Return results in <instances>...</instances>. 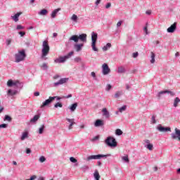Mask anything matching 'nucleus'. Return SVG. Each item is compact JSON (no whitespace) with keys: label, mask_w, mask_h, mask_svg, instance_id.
<instances>
[{"label":"nucleus","mask_w":180,"mask_h":180,"mask_svg":"<svg viewBox=\"0 0 180 180\" xmlns=\"http://www.w3.org/2000/svg\"><path fill=\"white\" fill-rule=\"evenodd\" d=\"M151 60H150V63L154 64L155 63V53L154 52H151Z\"/></svg>","instance_id":"30"},{"label":"nucleus","mask_w":180,"mask_h":180,"mask_svg":"<svg viewBox=\"0 0 180 180\" xmlns=\"http://www.w3.org/2000/svg\"><path fill=\"white\" fill-rule=\"evenodd\" d=\"M110 6H112V4L108 3V4L105 5V9H109V8H110Z\"/></svg>","instance_id":"57"},{"label":"nucleus","mask_w":180,"mask_h":180,"mask_svg":"<svg viewBox=\"0 0 180 180\" xmlns=\"http://www.w3.org/2000/svg\"><path fill=\"white\" fill-rule=\"evenodd\" d=\"M153 146L151 143H148L146 145V148H148V150H153Z\"/></svg>","instance_id":"45"},{"label":"nucleus","mask_w":180,"mask_h":180,"mask_svg":"<svg viewBox=\"0 0 180 180\" xmlns=\"http://www.w3.org/2000/svg\"><path fill=\"white\" fill-rule=\"evenodd\" d=\"M39 95H40V92H39V91H36L34 93V96H39Z\"/></svg>","instance_id":"64"},{"label":"nucleus","mask_w":180,"mask_h":180,"mask_svg":"<svg viewBox=\"0 0 180 180\" xmlns=\"http://www.w3.org/2000/svg\"><path fill=\"white\" fill-rule=\"evenodd\" d=\"M41 68L44 70H47L49 69V66H47V63H43L42 65L41 66Z\"/></svg>","instance_id":"38"},{"label":"nucleus","mask_w":180,"mask_h":180,"mask_svg":"<svg viewBox=\"0 0 180 180\" xmlns=\"http://www.w3.org/2000/svg\"><path fill=\"white\" fill-rule=\"evenodd\" d=\"M4 122H12V118L8 115H6L4 116Z\"/></svg>","instance_id":"31"},{"label":"nucleus","mask_w":180,"mask_h":180,"mask_svg":"<svg viewBox=\"0 0 180 180\" xmlns=\"http://www.w3.org/2000/svg\"><path fill=\"white\" fill-rule=\"evenodd\" d=\"M91 75V77L94 78V79H96V74H95V72H92Z\"/></svg>","instance_id":"58"},{"label":"nucleus","mask_w":180,"mask_h":180,"mask_svg":"<svg viewBox=\"0 0 180 180\" xmlns=\"http://www.w3.org/2000/svg\"><path fill=\"white\" fill-rule=\"evenodd\" d=\"M165 94H168L170 96H175V92L172 91L171 90H165Z\"/></svg>","instance_id":"32"},{"label":"nucleus","mask_w":180,"mask_h":180,"mask_svg":"<svg viewBox=\"0 0 180 180\" xmlns=\"http://www.w3.org/2000/svg\"><path fill=\"white\" fill-rule=\"evenodd\" d=\"M63 98H65L66 99H68V98H72V94H68L66 96H63Z\"/></svg>","instance_id":"62"},{"label":"nucleus","mask_w":180,"mask_h":180,"mask_svg":"<svg viewBox=\"0 0 180 180\" xmlns=\"http://www.w3.org/2000/svg\"><path fill=\"white\" fill-rule=\"evenodd\" d=\"M29 137V132L27 131H25L22 132V134L21 136L20 140L23 141V140H26Z\"/></svg>","instance_id":"21"},{"label":"nucleus","mask_w":180,"mask_h":180,"mask_svg":"<svg viewBox=\"0 0 180 180\" xmlns=\"http://www.w3.org/2000/svg\"><path fill=\"white\" fill-rule=\"evenodd\" d=\"M53 101H54V98H53L52 96H49V99L45 100V101L42 103L41 108H45V106H49V105H50V103H51Z\"/></svg>","instance_id":"10"},{"label":"nucleus","mask_w":180,"mask_h":180,"mask_svg":"<svg viewBox=\"0 0 180 180\" xmlns=\"http://www.w3.org/2000/svg\"><path fill=\"white\" fill-rule=\"evenodd\" d=\"M131 40H133V38H131V37H128L127 39V44H131Z\"/></svg>","instance_id":"44"},{"label":"nucleus","mask_w":180,"mask_h":180,"mask_svg":"<svg viewBox=\"0 0 180 180\" xmlns=\"http://www.w3.org/2000/svg\"><path fill=\"white\" fill-rule=\"evenodd\" d=\"M122 21H119V22L117 23V27H120V26H122Z\"/></svg>","instance_id":"63"},{"label":"nucleus","mask_w":180,"mask_h":180,"mask_svg":"<svg viewBox=\"0 0 180 180\" xmlns=\"http://www.w3.org/2000/svg\"><path fill=\"white\" fill-rule=\"evenodd\" d=\"M60 11H61V8H56L53 11H52V13L51 14V18H53V19H54V18H56V16H57V13H58V12H60Z\"/></svg>","instance_id":"22"},{"label":"nucleus","mask_w":180,"mask_h":180,"mask_svg":"<svg viewBox=\"0 0 180 180\" xmlns=\"http://www.w3.org/2000/svg\"><path fill=\"white\" fill-rule=\"evenodd\" d=\"M122 160H123V161H124L125 162H129V157H127V156H123V157H122Z\"/></svg>","instance_id":"50"},{"label":"nucleus","mask_w":180,"mask_h":180,"mask_svg":"<svg viewBox=\"0 0 180 180\" xmlns=\"http://www.w3.org/2000/svg\"><path fill=\"white\" fill-rule=\"evenodd\" d=\"M75 49L76 51H81L82 50V47H84V44H75L74 46Z\"/></svg>","instance_id":"20"},{"label":"nucleus","mask_w":180,"mask_h":180,"mask_svg":"<svg viewBox=\"0 0 180 180\" xmlns=\"http://www.w3.org/2000/svg\"><path fill=\"white\" fill-rule=\"evenodd\" d=\"M81 169L83 172H86V171H88V169H89V167L88 165H84L81 167Z\"/></svg>","instance_id":"34"},{"label":"nucleus","mask_w":180,"mask_h":180,"mask_svg":"<svg viewBox=\"0 0 180 180\" xmlns=\"http://www.w3.org/2000/svg\"><path fill=\"white\" fill-rule=\"evenodd\" d=\"M94 176L96 180L101 179V175H99V172H98V170H95L94 174Z\"/></svg>","instance_id":"27"},{"label":"nucleus","mask_w":180,"mask_h":180,"mask_svg":"<svg viewBox=\"0 0 180 180\" xmlns=\"http://www.w3.org/2000/svg\"><path fill=\"white\" fill-rule=\"evenodd\" d=\"M165 94V91H159L158 93V95H157V96H158V98H159V99L161 98V96L162 95H164Z\"/></svg>","instance_id":"41"},{"label":"nucleus","mask_w":180,"mask_h":180,"mask_svg":"<svg viewBox=\"0 0 180 180\" xmlns=\"http://www.w3.org/2000/svg\"><path fill=\"white\" fill-rule=\"evenodd\" d=\"M40 119V115H36L30 120V123H36Z\"/></svg>","instance_id":"23"},{"label":"nucleus","mask_w":180,"mask_h":180,"mask_svg":"<svg viewBox=\"0 0 180 180\" xmlns=\"http://www.w3.org/2000/svg\"><path fill=\"white\" fill-rule=\"evenodd\" d=\"M96 140H99V136H94V137L91 139V141H96Z\"/></svg>","instance_id":"53"},{"label":"nucleus","mask_w":180,"mask_h":180,"mask_svg":"<svg viewBox=\"0 0 180 180\" xmlns=\"http://www.w3.org/2000/svg\"><path fill=\"white\" fill-rule=\"evenodd\" d=\"M11 43H12V39H6V46H11Z\"/></svg>","instance_id":"43"},{"label":"nucleus","mask_w":180,"mask_h":180,"mask_svg":"<svg viewBox=\"0 0 180 180\" xmlns=\"http://www.w3.org/2000/svg\"><path fill=\"white\" fill-rule=\"evenodd\" d=\"M143 31L146 32V34H148V30L147 29V26L143 27Z\"/></svg>","instance_id":"60"},{"label":"nucleus","mask_w":180,"mask_h":180,"mask_svg":"<svg viewBox=\"0 0 180 180\" xmlns=\"http://www.w3.org/2000/svg\"><path fill=\"white\" fill-rule=\"evenodd\" d=\"M72 54H74V51H71L70 52L68 55L63 56V57H60L58 58H56L54 60V63H65V61H67V60H68V58H70V57H71V56H72Z\"/></svg>","instance_id":"6"},{"label":"nucleus","mask_w":180,"mask_h":180,"mask_svg":"<svg viewBox=\"0 0 180 180\" xmlns=\"http://www.w3.org/2000/svg\"><path fill=\"white\" fill-rule=\"evenodd\" d=\"M110 47H112V44L108 43L105 46L103 47V51H108V49H110Z\"/></svg>","instance_id":"29"},{"label":"nucleus","mask_w":180,"mask_h":180,"mask_svg":"<svg viewBox=\"0 0 180 180\" xmlns=\"http://www.w3.org/2000/svg\"><path fill=\"white\" fill-rule=\"evenodd\" d=\"M18 34H20V36L21 37H23L26 34V32H23V31H20V32H18Z\"/></svg>","instance_id":"52"},{"label":"nucleus","mask_w":180,"mask_h":180,"mask_svg":"<svg viewBox=\"0 0 180 180\" xmlns=\"http://www.w3.org/2000/svg\"><path fill=\"white\" fill-rule=\"evenodd\" d=\"M120 96H122V92L117 91L115 93V98H120Z\"/></svg>","instance_id":"46"},{"label":"nucleus","mask_w":180,"mask_h":180,"mask_svg":"<svg viewBox=\"0 0 180 180\" xmlns=\"http://www.w3.org/2000/svg\"><path fill=\"white\" fill-rule=\"evenodd\" d=\"M110 72V68L106 63H103L102 65V74L103 75H108Z\"/></svg>","instance_id":"8"},{"label":"nucleus","mask_w":180,"mask_h":180,"mask_svg":"<svg viewBox=\"0 0 180 180\" xmlns=\"http://www.w3.org/2000/svg\"><path fill=\"white\" fill-rule=\"evenodd\" d=\"M49 51H50V46L49 45V42H47V41H44L42 43V51H41V58H42L43 60H47V58H46V56H48Z\"/></svg>","instance_id":"1"},{"label":"nucleus","mask_w":180,"mask_h":180,"mask_svg":"<svg viewBox=\"0 0 180 180\" xmlns=\"http://www.w3.org/2000/svg\"><path fill=\"white\" fill-rule=\"evenodd\" d=\"M157 130L161 133H167V131H171V128L169 127H162V125L159 124L157 127Z\"/></svg>","instance_id":"7"},{"label":"nucleus","mask_w":180,"mask_h":180,"mask_svg":"<svg viewBox=\"0 0 180 180\" xmlns=\"http://www.w3.org/2000/svg\"><path fill=\"white\" fill-rule=\"evenodd\" d=\"M70 162H73V164H77V162H78V160L74 157H70Z\"/></svg>","instance_id":"36"},{"label":"nucleus","mask_w":180,"mask_h":180,"mask_svg":"<svg viewBox=\"0 0 180 180\" xmlns=\"http://www.w3.org/2000/svg\"><path fill=\"white\" fill-rule=\"evenodd\" d=\"M78 106V103H75L72 104L70 107L71 112H75V110L77 109V107Z\"/></svg>","instance_id":"24"},{"label":"nucleus","mask_w":180,"mask_h":180,"mask_svg":"<svg viewBox=\"0 0 180 180\" xmlns=\"http://www.w3.org/2000/svg\"><path fill=\"white\" fill-rule=\"evenodd\" d=\"M22 13V12H18L14 15H11V19H13L14 22H19V16H20Z\"/></svg>","instance_id":"16"},{"label":"nucleus","mask_w":180,"mask_h":180,"mask_svg":"<svg viewBox=\"0 0 180 180\" xmlns=\"http://www.w3.org/2000/svg\"><path fill=\"white\" fill-rule=\"evenodd\" d=\"M25 29V27L22 25H18L16 27V30H23Z\"/></svg>","instance_id":"40"},{"label":"nucleus","mask_w":180,"mask_h":180,"mask_svg":"<svg viewBox=\"0 0 180 180\" xmlns=\"http://www.w3.org/2000/svg\"><path fill=\"white\" fill-rule=\"evenodd\" d=\"M66 120H67V122H68V123H70V125L68 126V129L71 130V129H72V126H74V124H75V120L66 118Z\"/></svg>","instance_id":"15"},{"label":"nucleus","mask_w":180,"mask_h":180,"mask_svg":"<svg viewBox=\"0 0 180 180\" xmlns=\"http://www.w3.org/2000/svg\"><path fill=\"white\" fill-rule=\"evenodd\" d=\"M54 108L57 109V108H63V103L58 102L54 105Z\"/></svg>","instance_id":"39"},{"label":"nucleus","mask_w":180,"mask_h":180,"mask_svg":"<svg viewBox=\"0 0 180 180\" xmlns=\"http://www.w3.org/2000/svg\"><path fill=\"white\" fill-rule=\"evenodd\" d=\"M79 41H82L83 43H86V34H82L77 36Z\"/></svg>","instance_id":"17"},{"label":"nucleus","mask_w":180,"mask_h":180,"mask_svg":"<svg viewBox=\"0 0 180 180\" xmlns=\"http://www.w3.org/2000/svg\"><path fill=\"white\" fill-rule=\"evenodd\" d=\"M36 178H37V176H36V175H33L30 179L25 180H34L36 179Z\"/></svg>","instance_id":"55"},{"label":"nucleus","mask_w":180,"mask_h":180,"mask_svg":"<svg viewBox=\"0 0 180 180\" xmlns=\"http://www.w3.org/2000/svg\"><path fill=\"white\" fill-rule=\"evenodd\" d=\"M48 12L47 9H42L38 13V15H40L41 16H46Z\"/></svg>","instance_id":"26"},{"label":"nucleus","mask_w":180,"mask_h":180,"mask_svg":"<svg viewBox=\"0 0 180 180\" xmlns=\"http://www.w3.org/2000/svg\"><path fill=\"white\" fill-rule=\"evenodd\" d=\"M102 113H103V116L105 119H109L110 117V112H109V111L108 110V109L106 108H103Z\"/></svg>","instance_id":"12"},{"label":"nucleus","mask_w":180,"mask_h":180,"mask_svg":"<svg viewBox=\"0 0 180 180\" xmlns=\"http://www.w3.org/2000/svg\"><path fill=\"white\" fill-rule=\"evenodd\" d=\"M44 124H43L39 129V134H43V131H44Z\"/></svg>","instance_id":"37"},{"label":"nucleus","mask_w":180,"mask_h":180,"mask_svg":"<svg viewBox=\"0 0 180 180\" xmlns=\"http://www.w3.org/2000/svg\"><path fill=\"white\" fill-rule=\"evenodd\" d=\"M175 30H176V22H174L169 28H167V33H174Z\"/></svg>","instance_id":"13"},{"label":"nucleus","mask_w":180,"mask_h":180,"mask_svg":"<svg viewBox=\"0 0 180 180\" xmlns=\"http://www.w3.org/2000/svg\"><path fill=\"white\" fill-rule=\"evenodd\" d=\"M19 85H20V83L17 81V82H13V80L12 79H9L8 82H7V86H18L19 87Z\"/></svg>","instance_id":"11"},{"label":"nucleus","mask_w":180,"mask_h":180,"mask_svg":"<svg viewBox=\"0 0 180 180\" xmlns=\"http://www.w3.org/2000/svg\"><path fill=\"white\" fill-rule=\"evenodd\" d=\"M115 134L116 136H122V134H123V131L120 129H117L115 130Z\"/></svg>","instance_id":"33"},{"label":"nucleus","mask_w":180,"mask_h":180,"mask_svg":"<svg viewBox=\"0 0 180 180\" xmlns=\"http://www.w3.org/2000/svg\"><path fill=\"white\" fill-rule=\"evenodd\" d=\"M0 127L1 129H6V127H8V124H0Z\"/></svg>","instance_id":"51"},{"label":"nucleus","mask_w":180,"mask_h":180,"mask_svg":"<svg viewBox=\"0 0 180 180\" xmlns=\"http://www.w3.org/2000/svg\"><path fill=\"white\" fill-rule=\"evenodd\" d=\"M46 161V157H44V156H41L40 158H39V162H44Z\"/></svg>","instance_id":"48"},{"label":"nucleus","mask_w":180,"mask_h":180,"mask_svg":"<svg viewBox=\"0 0 180 180\" xmlns=\"http://www.w3.org/2000/svg\"><path fill=\"white\" fill-rule=\"evenodd\" d=\"M71 20H72L73 22H77L78 16L75 14H73L72 16L71 17Z\"/></svg>","instance_id":"35"},{"label":"nucleus","mask_w":180,"mask_h":180,"mask_svg":"<svg viewBox=\"0 0 180 180\" xmlns=\"http://www.w3.org/2000/svg\"><path fill=\"white\" fill-rule=\"evenodd\" d=\"M68 81H70V78L68 77L61 78L58 82H55L53 85L54 86H58V85H63V84H67Z\"/></svg>","instance_id":"9"},{"label":"nucleus","mask_w":180,"mask_h":180,"mask_svg":"<svg viewBox=\"0 0 180 180\" xmlns=\"http://www.w3.org/2000/svg\"><path fill=\"white\" fill-rule=\"evenodd\" d=\"M81 60L82 59L79 57H77V58H75V63H79V61H81Z\"/></svg>","instance_id":"56"},{"label":"nucleus","mask_w":180,"mask_h":180,"mask_svg":"<svg viewBox=\"0 0 180 180\" xmlns=\"http://www.w3.org/2000/svg\"><path fill=\"white\" fill-rule=\"evenodd\" d=\"M137 57H139V52L133 53V58H137Z\"/></svg>","instance_id":"54"},{"label":"nucleus","mask_w":180,"mask_h":180,"mask_svg":"<svg viewBox=\"0 0 180 180\" xmlns=\"http://www.w3.org/2000/svg\"><path fill=\"white\" fill-rule=\"evenodd\" d=\"M18 92L19 91H18V90L8 89L7 95H8V96H15V95H17V94H18Z\"/></svg>","instance_id":"18"},{"label":"nucleus","mask_w":180,"mask_h":180,"mask_svg":"<svg viewBox=\"0 0 180 180\" xmlns=\"http://www.w3.org/2000/svg\"><path fill=\"white\" fill-rule=\"evenodd\" d=\"M110 89H112V85L107 84L106 88H105V91H110Z\"/></svg>","instance_id":"49"},{"label":"nucleus","mask_w":180,"mask_h":180,"mask_svg":"<svg viewBox=\"0 0 180 180\" xmlns=\"http://www.w3.org/2000/svg\"><path fill=\"white\" fill-rule=\"evenodd\" d=\"M70 41H74L75 43H78V41H79V39H78V36L77 35H72L68 39V43H70Z\"/></svg>","instance_id":"19"},{"label":"nucleus","mask_w":180,"mask_h":180,"mask_svg":"<svg viewBox=\"0 0 180 180\" xmlns=\"http://www.w3.org/2000/svg\"><path fill=\"white\" fill-rule=\"evenodd\" d=\"M126 110V105H123L122 107L119 108V112L122 113V112H124Z\"/></svg>","instance_id":"47"},{"label":"nucleus","mask_w":180,"mask_h":180,"mask_svg":"<svg viewBox=\"0 0 180 180\" xmlns=\"http://www.w3.org/2000/svg\"><path fill=\"white\" fill-rule=\"evenodd\" d=\"M30 153H32V150H30V148H27L26 149V154H30Z\"/></svg>","instance_id":"61"},{"label":"nucleus","mask_w":180,"mask_h":180,"mask_svg":"<svg viewBox=\"0 0 180 180\" xmlns=\"http://www.w3.org/2000/svg\"><path fill=\"white\" fill-rule=\"evenodd\" d=\"M98 41V33L95 32H91V48L94 51H98L96 48V41Z\"/></svg>","instance_id":"4"},{"label":"nucleus","mask_w":180,"mask_h":180,"mask_svg":"<svg viewBox=\"0 0 180 180\" xmlns=\"http://www.w3.org/2000/svg\"><path fill=\"white\" fill-rule=\"evenodd\" d=\"M110 154H107V155H102V154H98V155H89L86 158V161H91V160H101L102 158H104V160H106L108 157H110Z\"/></svg>","instance_id":"5"},{"label":"nucleus","mask_w":180,"mask_h":180,"mask_svg":"<svg viewBox=\"0 0 180 180\" xmlns=\"http://www.w3.org/2000/svg\"><path fill=\"white\" fill-rule=\"evenodd\" d=\"M180 103V99L178 97H176L174 98V101L173 106L174 108H177L178 107V103Z\"/></svg>","instance_id":"28"},{"label":"nucleus","mask_w":180,"mask_h":180,"mask_svg":"<svg viewBox=\"0 0 180 180\" xmlns=\"http://www.w3.org/2000/svg\"><path fill=\"white\" fill-rule=\"evenodd\" d=\"M26 51L25 49L19 51L18 53L15 54V63H20L21 61H25V58H26Z\"/></svg>","instance_id":"2"},{"label":"nucleus","mask_w":180,"mask_h":180,"mask_svg":"<svg viewBox=\"0 0 180 180\" xmlns=\"http://www.w3.org/2000/svg\"><path fill=\"white\" fill-rule=\"evenodd\" d=\"M151 123L153 124H155L157 123V120H155V115H153L151 117Z\"/></svg>","instance_id":"42"},{"label":"nucleus","mask_w":180,"mask_h":180,"mask_svg":"<svg viewBox=\"0 0 180 180\" xmlns=\"http://www.w3.org/2000/svg\"><path fill=\"white\" fill-rule=\"evenodd\" d=\"M117 72L118 74H124V72H126V69L123 66H120L118 67Z\"/></svg>","instance_id":"25"},{"label":"nucleus","mask_w":180,"mask_h":180,"mask_svg":"<svg viewBox=\"0 0 180 180\" xmlns=\"http://www.w3.org/2000/svg\"><path fill=\"white\" fill-rule=\"evenodd\" d=\"M105 144L110 147L111 148H115V147H117V142L116 141V139L113 136H108L105 140Z\"/></svg>","instance_id":"3"},{"label":"nucleus","mask_w":180,"mask_h":180,"mask_svg":"<svg viewBox=\"0 0 180 180\" xmlns=\"http://www.w3.org/2000/svg\"><path fill=\"white\" fill-rule=\"evenodd\" d=\"M105 123L103 122V120H96L94 122L95 127H102Z\"/></svg>","instance_id":"14"},{"label":"nucleus","mask_w":180,"mask_h":180,"mask_svg":"<svg viewBox=\"0 0 180 180\" xmlns=\"http://www.w3.org/2000/svg\"><path fill=\"white\" fill-rule=\"evenodd\" d=\"M52 98H54V99H56L57 101H60V99H63V98L60 96H53Z\"/></svg>","instance_id":"59"}]
</instances>
